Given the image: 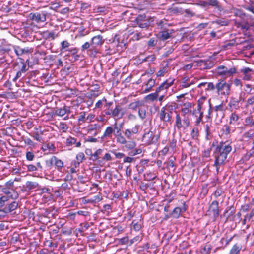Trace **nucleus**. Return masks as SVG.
I'll return each mask as SVG.
<instances>
[{
	"mask_svg": "<svg viewBox=\"0 0 254 254\" xmlns=\"http://www.w3.org/2000/svg\"><path fill=\"white\" fill-rule=\"evenodd\" d=\"M18 205V202L10 199L7 196L3 195L0 197V208L4 212L11 213L17 208Z\"/></svg>",
	"mask_w": 254,
	"mask_h": 254,
	"instance_id": "nucleus-1",
	"label": "nucleus"
},
{
	"mask_svg": "<svg viewBox=\"0 0 254 254\" xmlns=\"http://www.w3.org/2000/svg\"><path fill=\"white\" fill-rule=\"evenodd\" d=\"M19 61L14 63L13 64V69L16 72V75L13 78V81L15 82L18 79L24 76L26 72L29 69V65H27L26 63L29 64V61L27 60L26 62L21 58H19Z\"/></svg>",
	"mask_w": 254,
	"mask_h": 254,
	"instance_id": "nucleus-2",
	"label": "nucleus"
},
{
	"mask_svg": "<svg viewBox=\"0 0 254 254\" xmlns=\"http://www.w3.org/2000/svg\"><path fill=\"white\" fill-rule=\"evenodd\" d=\"M232 147L226 143H221L217 146L214 151V157L215 159H226L227 155L231 151Z\"/></svg>",
	"mask_w": 254,
	"mask_h": 254,
	"instance_id": "nucleus-3",
	"label": "nucleus"
},
{
	"mask_svg": "<svg viewBox=\"0 0 254 254\" xmlns=\"http://www.w3.org/2000/svg\"><path fill=\"white\" fill-rule=\"evenodd\" d=\"M231 83H227L224 79H221L216 84L217 92L220 95H228L229 94Z\"/></svg>",
	"mask_w": 254,
	"mask_h": 254,
	"instance_id": "nucleus-4",
	"label": "nucleus"
},
{
	"mask_svg": "<svg viewBox=\"0 0 254 254\" xmlns=\"http://www.w3.org/2000/svg\"><path fill=\"white\" fill-rule=\"evenodd\" d=\"M47 15V12L46 11H37L30 13L29 17L31 20L39 23L46 21Z\"/></svg>",
	"mask_w": 254,
	"mask_h": 254,
	"instance_id": "nucleus-5",
	"label": "nucleus"
},
{
	"mask_svg": "<svg viewBox=\"0 0 254 254\" xmlns=\"http://www.w3.org/2000/svg\"><path fill=\"white\" fill-rule=\"evenodd\" d=\"M159 136L155 135L151 131L145 133L142 138V141L146 145L155 144L157 143Z\"/></svg>",
	"mask_w": 254,
	"mask_h": 254,
	"instance_id": "nucleus-6",
	"label": "nucleus"
},
{
	"mask_svg": "<svg viewBox=\"0 0 254 254\" xmlns=\"http://www.w3.org/2000/svg\"><path fill=\"white\" fill-rule=\"evenodd\" d=\"M216 72L219 75L230 77L236 72V69L235 68L228 69L224 65H220L216 68Z\"/></svg>",
	"mask_w": 254,
	"mask_h": 254,
	"instance_id": "nucleus-7",
	"label": "nucleus"
},
{
	"mask_svg": "<svg viewBox=\"0 0 254 254\" xmlns=\"http://www.w3.org/2000/svg\"><path fill=\"white\" fill-rule=\"evenodd\" d=\"M149 20L145 14H140L136 18L134 22L142 29H147L149 26Z\"/></svg>",
	"mask_w": 254,
	"mask_h": 254,
	"instance_id": "nucleus-8",
	"label": "nucleus"
},
{
	"mask_svg": "<svg viewBox=\"0 0 254 254\" xmlns=\"http://www.w3.org/2000/svg\"><path fill=\"white\" fill-rule=\"evenodd\" d=\"M172 112L167 109L166 107H163L160 110V118L165 122H169L171 120Z\"/></svg>",
	"mask_w": 254,
	"mask_h": 254,
	"instance_id": "nucleus-9",
	"label": "nucleus"
},
{
	"mask_svg": "<svg viewBox=\"0 0 254 254\" xmlns=\"http://www.w3.org/2000/svg\"><path fill=\"white\" fill-rule=\"evenodd\" d=\"M31 160H28L29 161ZM23 165L24 169H26V168L28 171L30 172H33L38 170H41L42 168L41 163L39 162L35 164L30 163L28 162L27 163H24Z\"/></svg>",
	"mask_w": 254,
	"mask_h": 254,
	"instance_id": "nucleus-10",
	"label": "nucleus"
},
{
	"mask_svg": "<svg viewBox=\"0 0 254 254\" xmlns=\"http://www.w3.org/2000/svg\"><path fill=\"white\" fill-rule=\"evenodd\" d=\"M39 184L37 182L27 181L25 185L23 186V189L21 190L23 192L29 191L34 189H39Z\"/></svg>",
	"mask_w": 254,
	"mask_h": 254,
	"instance_id": "nucleus-11",
	"label": "nucleus"
},
{
	"mask_svg": "<svg viewBox=\"0 0 254 254\" xmlns=\"http://www.w3.org/2000/svg\"><path fill=\"white\" fill-rule=\"evenodd\" d=\"M202 108V105L199 102L198 103L197 109H195L192 114L195 116L196 117H198L196 120V124L198 125L199 123L201 122L202 118L203 117V112L201 111Z\"/></svg>",
	"mask_w": 254,
	"mask_h": 254,
	"instance_id": "nucleus-12",
	"label": "nucleus"
},
{
	"mask_svg": "<svg viewBox=\"0 0 254 254\" xmlns=\"http://www.w3.org/2000/svg\"><path fill=\"white\" fill-rule=\"evenodd\" d=\"M14 50L15 53L18 56H20L24 54H28L31 52V50L28 47L21 48L19 46L13 45L12 46Z\"/></svg>",
	"mask_w": 254,
	"mask_h": 254,
	"instance_id": "nucleus-13",
	"label": "nucleus"
},
{
	"mask_svg": "<svg viewBox=\"0 0 254 254\" xmlns=\"http://www.w3.org/2000/svg\"><path fill=\"white\" fill-rule=\"evenodd\" d=\"M210 211L212 213L213 216L216 218L219 215V210L218 208V202L216 200L212 201L210 207Z\"/></svg>",
	"mask_w": 254,
	"mask_h": 254,
	"instance_id": "nucleus-14",
	"label": "nucleus"
},
{
	"mask_svg": "<svg viewBox=\"0 0 254 254\" xmlns=\"http://www.w3.org/2000/svg\"><path fill=\"white\" fill-rule=\"evenodd\" d=\"M91 41V46L95 47L97 46H101L104 42L103 37L100 35L93 37Z\"/></svg>",
	"mask_w": 254,
	"mask_h": 254,
	"instance_id": "nucleus-15",
	"label": "nucleus"
},
{
	"mask_svg": "<svg viewBox=\"0 0 254 254\" xmlns=\"http://www.w3.org/2000/svg\"><path fill=\"white\" fill-rule=\"evenodd\" d=\"M243 73V79L245 80H250L252 78V69L246 67L241 70Z\"/></svg>",
	"mask_w": 254,
	"mask_h": 254,
	"instance_id": "nucleus-16",
	"label": "nucleus"
},
{
	"mask_svg": "<svg viewBox=\"0 0 254 254\" xmlns=\"http://www.w3.org/2000/svg\"><path fill=\"white\" fill-rule=\"evenodd\" d=\"M173 32V30H167L161 31L158 34L159 38L162 40H167L171 37Z\"/></svg>",
	"mask_w": 254,
	"mask_h": 254,
	"instance_id": "nucleus-17",
	"label": "nucleus"
},
{
	"mask_svg": "<svg viewBox=\"0 0 254 254\" xmlns=\"http://www.w3.org/2000/svg\"><path fill=\"white\" fill-rule=\"evenodd\" d=\"M48 165H54L58 170L61 169L64 166L62 160H49L46 161Z\"/></svg>",
	"mask_w": 254,
	"mask_h": 254,
	"instance_id": "nucleus-18",
	"label": "nucleus"
},
{
	"mask_svg": "<svg viewBox=\"0 0 254 254\" xmlns=\"http://www.w3.org/2000/svg\"><path fill=\"white\" fill-rule=\"evenodd\" d=\"M123 113L122 112V108L119 105H116L115 108L112 110V116L118 119L122 118Z\"/></svg>",
	"mask_w": 254,
	"mask_h": 254,
	"instance_id": "nucleus-19",
	"label": "nucleus"
},
{
	"mask_svg": "<svg viewBox=\"0 0 254 254\" xmlns=\"http://www.w3.org/2000/svg\"><path fill=\"white\" fill-rule=\"evenodd\" d=\"M209 6L214 7L215 9H217L219 12H221L223 9L220 4L217 0H208Z\"/></svg>",
	"mask_w": 254,
	"mask_h": 254,
	"instance_id": "nucleus-20",
	"label": "nucleus"
},
{
	"mask_svg": "<svg viewBox=\"0 0 254 254\" xmlns=\"http://www.w3.org/2000/svg\"><path fill=\"white\" fill-rule=\"evenodd\" d=\"M113 198L118 199L121 197H123L124 198H127L128 195V192L127 190H124L122 192L116 191L112 193Z\"/></svg>",
	"mask_w": 254,
	"mask_h": 254,
	"instance_id": "nucleus-21",
	"label": "nucleus"
},
{
	"mask_svg": "<svg viewBox=\"0 0 254 254\" xmlns=\"http://www.w3.org/2000/svg\"><path fill=\"white\" fill-rule=\"evenodd\" d=\"M23 141L24 143L29 146L30 149H32L36 147V144L30 138L27 137H24L23 138Z\"/></svg>",
	"mask_w": 254,
	"mask_h": 254,
	"instance_id": "nucleus-22",
	"label": "nucleus"
},
{
	"mask_svg": "<svg viewBox=\"0 0 254 254\" xmlns=\"http://www.w3.org/2000/svg\"><path fill=\"white\" fill-rule=\"evenodd\" d=\"M245 125L250 127H254V116H249L245 120Z\"/></svg>",
	"mask_w": 254,
	"mask_h": 254,
	"instance_id": "nucleus-23",
	"label": "nucleus"
},
{
	"mask_svg": "<svg viewBox=\"0 0 254 254\" xmlns=\"http://www.w3.org/2000/svg\"><path fill=\"white\" fill-rule=\"evenodd\" d=\"M55 114L59 117H63L66 114L64 106L63 107H57L55 110Z\"/></svg>",
	"mask_w": 254,
	"mask_h": 254,
	"instance_id": "nucleus-24",
	"label": "nucleus"
},
{
	"mask_svg": "<svg viewBox=\"0 0 254 254\" xmlns=\"http://www.w3.org/2000/svg\"><path fill=\"white\" fill-rule=\"evenodd\" d=\"M143 104L142 101H136L130 103L129 105V108L132 110H136L138 107L142 106Z\"/></svg>",
	"mask_w": 254,
	"mask_h": 254,
	"instance_id": "nucleus-25",
	"label": "nucleus"
},
{
	"mask_svg": "<svg viewBox=\"0 0 254 254\" xmlns=\"http://www.w3.org/2000/svg\"><path fill=\"white\" fill-rule=\"evenodd\" d=\"M242 246L240 245H238L237 244H235L232 248L230 252V254H238Z\"/></svg>",
	"mask_w": 254,
	"mask_h": 254,
	"instance_id": "nucleus-26",
	"label": "nucleus"
},
{
	"mask_svg": "<svg viewBox=\"0 0 254 254\" xmlns=\"http://www.w3.org/2000/svg\"><path fill=\"white\" fill-rule=\"evenodd\" d=\"M114 132V129L113 128L111 127H108L103 135V136L101 137L102 139H103L105 137H110L111 135Z\"/></svg>",
	"mask_w": 254,
	"mask_h": 254,
	"instance_id": "nucleus-27",
	"label": "nucleus"
},
{
	"mask_svg": "<svg viewBox=\"0 0 254 254\" xmlns=\"http://www.w3.org/2000/svg\"><path fill=\"white\" fill-rule=\"evenodd\" d=\"M157 176L152 172L147 173L144 175V180L150 181L154 180Z\"/></svg>",
	"mask_w": 254,
	"mask_h": 254,
	"instance_id": "nucleus-28",
	"label": "nucleus"
},
{
	"mask_svg": "<svg viewBox=\"0 0 254 254\" xmlns=\"http://www.w3.org/2000/svg\"><path fill=\"white\" fill-rule=\"evenodd\" d=\"M147 33L144 32H139L134 35L133 38L136 40H139L144 37H147Z\"/></svg>",
	"mask_w": 254,
	"mask_h": 254,
	"instance_id": "nucleus-29",
	"label": "nucleus"
},
{
	"mask_svg": "<svg viewBox=\"0 0 254 254\" xmlns=\"http://www.w3.org/2000/svg\"><path fill=\"white\" fill-rule=\"evenodd\" d=\"M181 213V208L179 207H175L171 213V215L175 218H178L179 217L180 214Z\"/></svg>",
	"mask_w": 254,
	"mask_h": 254,
	"instance_id": "nucleus-30",
	"label": "nucleus"
},
{
	"mask_svg": "<svg viewBox=\"0 0 254 254\" xmlns=\"http://www.w3.org/2000/svg\"><path fill=\"white\" fill-rule=\"evenodd\" d=\"M154 185V183H145L143 182L140 183L139 188L142 190H146L148 188H151Z\"/></svg>",
	"mask_w": 254,
	"mask_h": 254,
	"instance_id": "nucleus-31",
	"label": "nucleus"
},
{
	"mask_svg": "<svg viewBox=\"0 0 254 254\" xmlns=\"http://www.w3.org/2000/svg\"><path fill=\"white\" fill-rule=\"evenodd\" d=\"M149 161V160H141L139 164L137 165L136 167L139 173L142 172L144 170L143 167L142 166L146 164Z\"/></svg>",
	"mask_w": 254,
	"mask_h": 254,
	"instance_id": "nucleus-32",
	"label": "nucleus"
},
{
	"mask_svg": "<svg viewBox=\"0 0 254 254\" xmlns=\"http://www.w3.org/2000/svg\"><path fill=\"white\" fill-rule=\"evenodd\" d=\"M122 127V125H118L116 123H115L114 126V132L115 136L119 135L120 134H121V129Z\"/></svg>",
	"mask_w": 254,
	"mask_h": 254,
	"instance_id": "nucleus-33",
	"label": "nucleus"
},
{
	"mask_svg": "<svg viewBox=\"0 0 254 254\" xmlns=\"http://www.w3.org/2000/svg\"><path fill=\"white\" fill-rule=\"evenodd\" d=\"M175 126L178 129H180L183 126L182 124L181 117L179 114H177L176 116Z\"/></svg>",
	"mask_w": 254,
	"mask_h": 254,
	"instance_id": "nucleus-34",
	"label": "nucleus"
},
{
	"mask_svg": "<svg viewBox=\"0 0 254 254\" xmlns=\"http://www.w3.org/2000/svg\"><path fill=\"white\" fill-rule=\"evenodd\" d=\"M88 55L90 57H95L98 53V50L95 47L91 46V47L88 49Z\"/></svg>",
	"mask_w": 254,
	"mask_h": 254,
	"instance_id": "nucleus-35",
	"label": "nucleus"
},
{
	"mask_svg": "<svg viewBox=\"0 0 254 254\" xmlns=\"http://www.w3.org/2000/svg\"><path fill=\"white\" fill-rule=\"evenodd\" d=\"M171 10L174 14H182L184 13V9L179 7H173L171 8Z\"/></svg>",
	"mask_w": 254,
	"mask_h": 254,
	"instance_id": "nucleus-36",
	"label": "nucleus"
},
{
	"mask_svg": "<svg viewBox=\"0 0 254 254\" xmlns=\"http://www.w3.org/2000/svg\"><path fill=\"white\" fill-rule=\"evenodd\" d=\"M245 216L248 219V222L250 221L254 222V208L252 209L250 213L247 214Z\"/></svg>",
	"mask_w": 254,
	"mask_h": 254,
	"instance_id": "nucleus-37",
	"label": "nucleus"
},
{
	"mask_svg": "<svg viewBox=\"0 0 254 254\" xmlns=\"http://www.w3.org/2000/svg\"><path fill=\"white\" fill-rule=\"evenodd\" d=\"M239 119V116L235 113H232L230 117V124H234Z\"/></svg>",
	"mask_w": 254,
	"mask_h": 254,
	"instance_id": "nucleus-38",
	"label": "nucleus"
},
{
	"mask_svg": "<svg viewBox=\"0 0 254 254\" xmlns=\"http://www.w3.org/2000/svg\"><path fill=\"white\" fill-rule=\"evenodd\" d=\"M11 191L12 193L9 195V198L10 199H12L13 200H15L17 199L19 197V194L13 188H11Z\"/></svg>",
	"mask_w": 254,
	"mask_h": 254,
	"instance_id": "nucleus-39",
	"label": "nucleus"
},
{
	"mask_svg": "<svg viewBox=\"0 0 254 254\" xmlns=\"http://www.w3.org/2000/svg\"><path fill=\"white\" fill-rule=\"evenodd\" d=\"M235 40L232 39L228 42H226L224 45L222 46V48L225 49H228L229 47L235 45Z\"/></svg>",
	"mask_w": 254,
	"mask_h": 254,
	"instance_id": "nucleus-40",
	"label": "nucleus"
},
{
	"mask_svg": "<svg viewBox=\"0 0 254 254\" xmlns=\"http://www.w3.org/2000/svg\"><path fill=\"white\" fill-rule=\"evenodd\" d=\"M213 23L220 25L221 26H226L228 24V21L224 19H219L213 22Z\"/></svg>",
	"mask_w": 254,
	"mask_h": 254,
	"instance_id": "nucleus-41",
	"label": "nucleus"
},
{
	"mask_svg": "<svg viewBox=\"0 0 254 254\" xmlns=\"http://www.w3.org/2000/svg\"><path fill=\"white\" fill-rule=\"evenodd\" d=\"M131 225H132L133 229L136 231L140 230L141 228V224L136 221V220H133Z\"/></svg>",
	"mask_w": 254,
	"mask_h": 254,
	"instance_id": "nucleus-42",
	"label": "nucleus"
},
{
	"mask_svg": "<svg viewBox=\"0 0 254 254\" xmlns=\"http://www.w3.org/2000/svg\"><path fill=\"white\" fill-rule=\"evenodd\" d=\"M237 27L240 28L242 29H245L246 30H248L250 28V25L246 22V23H238L237 24Z\"/></svg>",
	"mask_w": 254,
	"mask_h": 254,
	"instance_id": "nucleus-43",
	"label": "nucleus"
},
{
	"mask_svg": "<svg viewBox=\"0 0 254 254\" xmlns=\"http://www.w3.org/2000/svg\"><path fill=\"white\" fill-rule=\"evenodd\" d=\"M125 144L126 148L129 149L133 148L136 145L135 142L133 141H126Z\"/></svg>",
	"mask_w": 254,
	"mask_h": 254,
	"instance_id": "nucleus-44",
	"label": "nucleus"
},
{
	"mask_svg": "<svg viewBox=\"0 0 254 254\" xmlns=\"http://www.w3.org/2000/svg\"><path fill=\"white\" fill-rule=\"evenodd\" d=\"M223 193H224L222 187L218 188L214 193V195L216 198L220 196Z\"/></svg>",
	"mask_w": 254,
	"mask_h": 254,
	"instance_id": "nucleus-45",
	"label": "nucleus"
},
{
	"mask_svg": "<svg viewBox=\"0 0 254 254\" xmlns=\"http://www.w3.org/2000/svg\"><path fill=\"white\" fill-rule=\"evenodd\" d=\"M76 139L72 137H69L66 139V144L68 146H71L76 143Z\"/></svg>",
	"mask_w": 254,
	"mask_h": 254,
	"instance_id": "nucleus-46",
	"label": "nucleus"
},
{
	"mask_svg": "<svg viewBox=\"0 0 254 254\" xmlns=\"http://www.w3.org/2000/svg\"><path fill=\"white\" fill-rule=\"evenodd\" d=\"M61 45L62 47L61 51H63V50L65 51V49L69 46L70 44L67 41L64 40L61 42Z\"/></svg>",
	"mask_w": 254,
	"mask_h": 254,
	"instance_id": "nucleus-47",
	"label": "nucleus"
},
{
	"mask_svg": "<svg viewBox=\"0 0 254 254\" xmlns=\"http://www.w3.org/2000/svg\"><path fill=\"white\" fill-rule=\"evenodd\" d=\"M158 96V94L157 93L155 92V93H151V94L148 95L146 96V98L147 99L150 100L151 101H154L157 99Z\"/></svg>",
	"mask_w": 254,
	"mask_h": 254,
	"instance_id": "nucleus-48",
	"label": "nucleus"
},
{
	"mask_svg": "<svg viewBox=\"0 0 254 254\" xmlns=\"http://www.w3.org/2000/svg\"><path fill=\"white\" fill-rule=\"evenodd\" d=\"M117 137V142L121 144H125L126 143V140L125 138L122 135V134H120L119 135L116 136Z\"/></svg>",
	"mask_w": 254,
	"mask_h": 254,
	"instance_id": "nucleus-49",
	"label": "nucleus"
},
{
	"mask_svg": "<svg viewBox=\"0 0 254 254\" xmlns=\"http://www.w3.org/2000/svg\"><path fill=\"white\" fill-rule=\"evenodd\" d=\"M113 157L114 156L116 158H122L124 157V154L122 153L117 152L115 151H111Z\"/></svg>",
	"mask_w": 254,
	"mask_h": 254,
	"instance_id": "nucleus-50",
	"label": "nucleus"
},
{
	"mask_svg": "<svg viewBox=\"0 0 254 254\" xmlns=\"http://www.w3.org/2000/svg\"><path fill=\"white\" fill-rule=\"evenodd\" d=\"M49 150V153H54L56 151V148L53 144L51 143H46Z\"/></svg>",
	"mask_w": 254,
	"mask_h": 254,
	"instance_id": "nucleus-51",
	"label": "nucleus"
},
{
	"mask_svg": "<svg viewBox=\"0 0 254 254\" xmlns=\"http://www.w3.org/2000/svg\"><path fill=\"white\" fill-rule=\"evenodd\" d=\"M32 137H33V138L41 142L42 140V137L40 136L38 131L34 132L32 135Z\"/></svg>",
	"mask_w": 254,
	"mask_h": 254,
	"instance_id": "nucleus-52",
	"label": "nucleus"
},
{
	"mask_svg": "<svg viewBox=\"0 0 254 254\" xmlns=\"http://www.w3.org/2000/svg\"><path fill=\"white\" fill-rule=\"evenodd\" d=\"M138 116L142 119L143 120L146 118V111L143 109H139L138 110Z\"/></svg>",
	"mask_w": 254,
	"mask_h": 254,
	"instance_id": "nucleus-53",
	"label": "nucleus"
},
{
	"mask_svg": "<svg viewBox=\"0 0 254 254\" xmlns=\"http://www.w3.org/2000/svg\"><path fill=\"white\" fill-rule=\"evenodd\" d=\"M174 82V80L169 79L166 80L165 82L162 83V84H164V88L165 89H167L170 86H171Z\"/></svg>",
	"mask_w": 254,
	"mask_h": 254,
	"instance_id": "nucleus-54",
	"label": "nucleus"
},
{
	"mask_svg": "<svg viewBox=\"0 0 254 254\" xmlns=\"http://www.w3.org/2000/svg\"><path fill=\"white\" fill-rule=\"evenodd\" d=\"M59 127L61 129L63 130L64 132H65L68 128L67 125L63 122L60 123Z\"/></svg>",
	"mask_w": 254,
	"mask_h": 254,
	"instance_id": "nucleus-55",
	"label": "nucleus"
},
{
	"mask_svg": "<svg viewBox=\"0 0 254 254\" xmlns=\"http://www.w3.org/2000/svg\"><path fill=\"white\" fill-rule=\"evenodd\" d=\"M234 212H235V209L234 208V207H230L229 209V210H227L224 213V215H225V214L226 213H228V216H227V218L230 217L231 216H232L234 213Z\"/></svg>",
	"mask_w": 254,
	"mask_h": 254,
	"instance_id": "nucleus-56",
	"label": "nucleus"
},
{
	"mask_svg": "<svg viewBox=\"0 0 254 254\" xmlns=\"http://www.w3.org/2000/svg\"><path fill=\"white\" fill-rule=\"evenodd\" d=\"M157 41L154 38L149 39L148 42V45L149 47H154L157 44Z\"/></svg>",
	"mask_w": 254,
	"mask_h": 254,
	"instance_id": "nucleus-57",
	"label": "nucleus"
},
{
	"mask_svg": "<svg viewBox=\"0 0 254 254\" xmlns=\"http://www.w3.org/2000/svg\"><path fill=\"white\" fill-rule=\"evenodd\" d=\"M155 84V81L153 79H149L146 83V85L147 87H149V88H152Z\"/></svg>",
	"mask_w": 254,
	"mask_h": 254,
	"instance_id": "nucleus-58",
	"label": "nucleus"
},
{
	"mask_svg": "<svg viewBox=\"0 0 254 254\" xmlns=\"http://www.w3.org/2000/svg\"><path fill=\"white\" fill-rule=\"evenodd\" d=\"M82 160L81 161H76L75 160H73L71 162V167H74L75 168H77L79 167V164L81 162H82Z\"/></svg>",
	"mask_w": 254,
	"mask_h": 254,
	"instance_id": "nucleus-59",
	"label": "nucleus"
},
{
	"mask_svg": "<svg viewBox=\"0 0 254 254\" xmlns=\"http://www.w3.org/2000/svg\"><path fill=\"white\" fill-rule=\"evenodd\" d=\"M187 80H188V79L186 77L183 78V82H182V87H183V88H187V87H190L192 83H187Z\"/></svg>",
	"mask_w": 254,
	"mask_h": 254,
	"instance_id": "nucleus-60",
	"label": "nucleus"
},
{
	"mask_svg": "<svg viewBox=\"0 0 254 254\" xmlns=\"http://www.w3.org/2000/svg\"><path fill=\"white\" fill-rule=\"evenodd\" d=\"M184 119H183V125L185 127H187L189 126L190 125V121L189 118L187 117L184 116Z\"/></svg>",
	"mask_w": 254,
	"mask_h": 254,
	"instance_id": "nucleus-61",
	"label": "nucleus"
},
{
	"mask_svg": "<svg viewBox=\"0 0 254 254\" xmlns=\"http://www.w3.org/2000/svg\"><path fill=\"white\" fill-rule=\"evenodd\" d=\"M198 129L197 128H194L191 133V135L193 138H196L198 136Z\"/></svg>",
	"mask_w": 254,
	"mask_h": 254,
	"instance_id": "nucleus-62",
	"label": "nucleus"
},
{
	"mask_svg": "<svg viewBox=\"0 0 254 254\" xmlns=\"http://www.w3.org/2000/svg\"><path fill=\"white\" fill-rule=\"evenodd\" d=\"M215 110L217 112V114H218V112H220L221 114H223V107L222 104L216 106L215 107Z\"/></svg>",
	"mask_w": 254,
	"mask_h": 254,
	"instance_id": "nucleus-63",
	"label": "nucleus"
},
{
	"mask_svg": "<svg viewBox=\"0 0 254 254\" xmlns=\"http://www.w3.org/2000/svg\"><path fill=\"white\" fill-rule=\"evenodd\" d=\"M90 46H91V44H90L88 42H86L83 45H82L81 50L82 51H84L86 50H88Z\"/></svg>",
	"mask_w": 254,
	"mask_h": 254,
	"instance_id": "nucleus-64",
	"label": "nucleus"
}]
</instances>
